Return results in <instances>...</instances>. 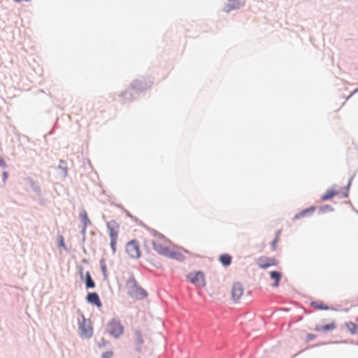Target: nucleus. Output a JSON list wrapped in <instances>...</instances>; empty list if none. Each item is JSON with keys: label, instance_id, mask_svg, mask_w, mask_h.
<instances>
[{"label": "nucleus", "instance_id": "f257e3e1", "mask_svg": "<svg viewBox=\"0 0 358 358\" xmlns=\"http://www.w3.org/2000/svg\"><path fill=\"white\" fill-rule=\"evenodd\" d=\"M126 287L128 289L127 294L132 299L141 300L148 296V292L145 289L138 285L137 280L133 274L125 282Z\"/></svg>", "mask_w": 358, "mask_h": 358}, {"label": "nucleus", "instance_id": "f03ea898", "mask_svg": "<svg viewBox=\"0 0 358 358\" xmlns=\"http://www.w3.org/2000/svg\"><path fill=\"white\" fill-rule=\"evenodd\" d=\"M124 329V326L117 318H113L106 327V331L115 338H120L123 334Z\"/></svg>", "mask_w": 358, "mask_h": 358}, {"label": "nucleus", "instance_id": "7ed1b4c3", "mask_svg": "<svg viewBox=\"0 0 358 358\" xmlns=\"http://www.w3.org/2000/svg\"><path fill=\"white\" fill-rule=\"evenodd\" d=\"M126 252L131 259H138L141 257L139 242L133 239L129 241L126 245Z\"/></svg>", "mask_w": 358, "mask_h": 358}, {"label": "nucleus", "instance_id": "20e7f679", "mask_svg": "<svg viewBox=\"0 0 358 358\" xmlns=\"http://www.w3.org/2000/svg\"><path fill=\"white\" fill-rule=\"evenodd\" d=\"M187 278L194 285L203 287L206 286L204 273L201 271L191 272L187 275Z\"/></svg>", "mask_w": 358, "mask_h": 358}, {"label": "nucleus", "instance_id": "39448f33", "mask_svg": "<svg viewBox=\"0 0 358 358\" xmlns=\"http://www.w3.org/2000/svg\"><path fill=\"white\" fill-rule=\"evenodd\" d=\"M81 317L82 322H79L78 324L80 336L83 338H90L93 335V328L90 324H86V319L83 315Z\"/></svg>", "mask_w": 358, "mask_h": 358}, {"label": "nucleus", "instance_id": "423d86ee", "mask_svg": "<svg viewBox=\"0 0 358 358\" xmlns=\"http://www.w3.org/2000/svg\"><path fill=\"white\" fill-rule=\"evenodd\" d=\"M278 261L275 257L261 256L257 259V264L260 268L267 269L270 266H277Z\"/></svg>", "mask_w": 358, "mask_h": 358}, {"label": "nucleus", "instance_id": "0eeeda50", "mask_svg": "<svg viewBox=\"0 0 358 358\" xmlns=\"http://www.w3.org/2000/svg\"><path fill=\"white\" fill-rule=\"evenodd\" d=\"M228 3H225L223 10L225 13H230L231 10L239 9L245 4V0H227Z\"/></svg>", "mask_w": 358, "mask_h": 358}, {"label": "nucleus", "instance_id": "6e6552de", "mask_svg": "<svg viewBox=\"0 0 358 358\" xmlns=\"http://www.w3.org/2000/svg\"><path fill=\"white\" fill-rule=\"evenodd\" d=\"M85 300L88 303L95 306L98 308L102 307L99 295L95 292H88L86 295Z\"/></svg>", "mask_w": 358, "mask_h": 358}, {"label": "nucleus", "instance_id": "1a4fd4ad", "mask_svg": "<svg viewBox=\"0 0 358 358\" xmlns=\"http://www.w3.org/2000/svg\"><path fill=\"white\" fill-rule=\"evenodd\" d=\"M243 294V285L239 282H236L232 285L231 295L233 300L236 302Z\"/></svg>", "mask_w": 358, "mask_h": 358}, {"label": "nucleus", "instance_id": "9d476101", "mask_svg": "<svg viewBox=\"0 0 358 358\" xmlns=\"http://www.w3.org/2000/svg\"><path fill=\"white\" fill-rule=\"evenodd\" d=\"M106 227L108 230L109 231L110 238H117L118 229L120 227L117 222L115 220H113L106 223Z\"/></svg>", "mask_w": 358, "mask_h": 358}, {"label": "nucleus", "instance_id": "9b49d317", "mask_svg": "<svg viewBox=\"0 0 358 358\" xmlns=\"http://www.w3.org/2000/svg\"><path fill=\"white\" fill-rule=\"evenodd\" d=\"M315 209L316 208L315 206H310V207L303 209L300 212L296 213L292 220H296L301 219V217H310L313 214Z\"/></svg>", "mask_w": 358, "mask_h": 358}, {"label": "nucleus", "instance_id": "f8f14e48", "mask_svg": "<svg viewBox=\"0 0 358 358\" xmlns=\"http://www.w3.org/2000/svg\"><path fill=\"white\" fill-rule=\"evenodd\" d=\"M134 336H135V350L137 352L141 353L142 352V345L144 343V340L143 338L142 333L140 330H135L134 331Z\"/></svg>", "mask_w": 358, "mask_h": 358}, {"label": "nucleus", "instance_id": "ddd939ff", "mask_svg": "<svg viewBox=\"0 0 358 358\" xmlns=\"http://www.w3.org/2000/svg\"><path fill=\"white\" fill-rule=\"evenodd\" d=\"M153 248L154 250L161 255H163L164 257H167L169 252V248L168 246L164 245L162 243H158L155 241H152Z\"/></svg>", "mask_w": 358, "mask_h": 358}, {"label": "nucleus", "instance_id": "4468645a", "mask_svg": "<svg viewBox=\"0 0 358 358\" xmlns=\"http://www.w3.org/2000/svg\"><path fill=\"white\" fill-rule=\"evenodd\" d=\"M147 84L139 80H135L130 84V88L136 92H142L146 89Z\"/></svg>", "mask_w": 358, "mask_h": 358}, {"label": "nucleus", "instance_id": "2eb2a0df", "mask_svg": "<svg viewBox=\"0 0 358 358\" xmlns=\"http://www.w3.org/2000/svg\"><path fill=\"white\" fill-rule=\"evenodd\" d=\"M85 282V288L87 289H94L96 287V283L91 276L90 272L87 271L82 280Z\"/></svg>", "mask_w": 358, "mask_h": 358}, {"label": "nucleus", "instance_id": "dca6fc26", "mask_svg": "<svg viewBox=\"0 0 358 358\" xmlns=\"http://www.w3.org/2000/svg\"><path fill=\"white\" fill-rule=\"evenodd\" d=\"M310 305L312 307H314L318 310H336L335 308L325 305L322 301H313L310 303Z\"/></svg>", "mask_w": 358, "mask_h": 358}, {"label": "nucleus", "instance_id": "f3484780", "mask_svg": "<svg viewBox=\"0 0 358 358\" xmlns=\"http://www.w3.org/2000/svg\"><path fill=\"white\" fill-rule=\"evenodd\" d=\"M336 328V325L334 321L329 324H327L324 325L319 326L316 325L315 327V331H323V332H327L332 331Z\"/></svg>", "mask_w": 358, "mask_h": 358}, {"label": "nucleus", "instance_id": "a211bd4d", "mask_svg": "<svg viewBox=\"0 0 358 358\" xmlns=\"http://www.w3.org/2000/svg\"><path fill=\"white\" fill-rule=\"evenodd\" d=\"M270 278L274 280L273 287H277L280 285L282 273L278 271H272L269 273Z\"/></svg>", "mask_w": 358, "mask_h": 358}, {"label": "nucleus", "instance_id": "6ab92c4d", "mask_svg": "<svg viewBox=\"0 0 358 358\" xmlns=\"http://www.w3.org/2000/svg\"><path fill=\"white\" fill-rule=\"evenodd\" d=\"M219 261L223 266L227 267L231 264L232 257L228 253H224L219 256Z\"/></svg>", "mask_w": 358, "mask_h": 358}, {"label": "nucleus", "instance_id": "aec40b11", "mask_svg": "<svg viewBox=\"0 0 358 358\" xmlns=\"http://www.w3.org/2000/svg\"><path fill=\"white\" fill-rule=\"evenodd\" d=\"M166 257L176 259L179 262H183L185 259V256L180 252L171 250H169Z\"/></svg>", "mask_w": 358, "mask_h": 358}, {"label": "nucleus", "instance_id": "412c9836", "mask_svg": "<svg viewBox=\"0 0 358 358\" xmlns=\"http://www.w3.org/2000/svg\"><path fill=\"white\" fill-rule=\"evenodd\" d=\"M338 194V191L334 189H328L327 192L321 196L322 201H328L332 199Z\"/></svg>", "mask_w": 358, "mask_h": 358}, {"label": "nucleus", "instance_id": "4be33fe9", "mask_svg": "<svg viewBox=\"0 0 358 358\" xmlns=\"http://www.w3.org/2000/svg\"><path fill=\"white\" fill-rule=\"evenodd\" d=\"M346 328L352 335H358V324L348 322L345 324Z\"/></svg>", "mask_w": 358, "mask_h": 358}, {"label": "nucleus", "instance_id": "5701e85b", "mask_svg": "<svg viewBox=\"0 0 358 358\" xmlns=\"http://www.w3.org/2000/svg\"><path fill=\"white\" fill-rule=\"evenodd\" d=\"M57 169L62 172V178H65L68 175V168L66 162L63 159H60Z\"/></svg>", "mask_w": 358, "mask_h": 358}, {"label": "nucleus", "instance_id": "b1692460", "mask_svg": "<svg viewBox=\"0 0 358 358\" xmlns=\"http://www.w3.org/2000/svg\"><path fill=\"white\" fill-rule=\"evenodd\" d=\"M27 181L29 182V184L31 187V188L32 189V190L38 195V196H41L42 195V192H41V188L39 187V186L37 185V182H35L32 178H27Z\"/></svg>", "mask_w": 358, "mask_h": 358}, {"label": "nucleus", "instance_id": "393cba45", "mask_svg": "<svg viewBox=\"0 0 358 358\" xmlns=\"http://www.w3.org/2000/svg\"><path fill=\"white\" fill-rule=\"evenodd\" d=\"M80 219L82 222V226L87 227L88 224L91 223L87 212L83 209V211L80 213Z\"/></svg>", "mask_w": 358, "mask_h": 358}, {"label": "nucleus", "instance_id": "a878e982", "mask_svg": "<svg viewBox=\"0 0 358 358\" xmlns=\"http://www.w3.org/2000/svg\"><path fill=\"white\" fill-rule=\"evenodd\" d=\"M334 208L329 204H324L323 206H320L318 213H327L333 212Z\"/></svg>", "mask_w": 358, "mask_h": 358}, {"label": "nucleus", "instance_id": "bb28decb", "mask_svg": "<svg viewBox=\"0 0 358 358\" xmlns=\"http://www.w3.org/2000/svg\"><path fill=\"white\" fill-rule=\"evenodd\" d=\"M352 179H353V176L350 178L347 185L344 188V191L342 193V196L344 197V198H347L349 196V189L350 188Z\"/></svg>", "mask_w": 358, "mask_h": 358}, {"label": "nucleus", "instance_id": "cd10ccee", "mask_svg": "<svg viewBox=\"0 0 358 358\" xmlns=\"http://www.w3.org/2000/svg\"><path fill=\"white\" fill-rule=\"evenodd\" d=\"M100 267L102 274L103 275V279L105 280L107 278V267L104 259H101L100 260Z\"/></svg>", "mask_w": 358, "mask_h": 358}, {"label": "nucleus", "instance_id": "c85d7f7f", "mask_svg": "<svg viewBox=\"0 0 358 358\" xmlns=\"http://www.w3.org/2000/svg\"><path fill=\"white\" fill-rule=\"evenodd\" d=\"M120 96H121L123 99H126V100L131 101V100L134 99V98L133 97V95H132V94H131V92H129V91H124V92H122V93L120 94Z\"/></svg>", "mask_w": 358, "mask_h": 358}, {"label": "nucleus", "instance_id": "c756f323", "mask_svg": "<svg viewBox=\"0 0 358 358\" xmlns=\"http://www.w3.org/2000/svg\"><path fill=\"white\" fill-rule=\"evenodd\" d=\"M117 240V238H110V248H111L113 254H115L116 252Z\"/></svg>", "mask_w": 358, "mask_h": 358}, {"label": "nucleus", "instance_id": "7c9ffc66", "mask_svg": "<svg viewBox=\"0 0 358 358\" xmlns=\"http://www.w3.org/2000/svg\"><path fill=\"white\" fill-rule=\"evenodd\" d=\"M58 246L59 248H64L65 250H67L66 248L65 243H64V237L62 235L59 236Z\"/></svg>", "mask_w": 358, "mask_h": 358}, {"label": "nucleus", "instance_id": "2f4dec72", "mask_svg": "<svg viewBox=\"0 0 358 358\" xmlns=\"http://www.w3.org/2000/svg\"><path fill=\"white\" fill-rule=\"evenodd\" d=\"M113 356V352L112 350H108L106 352H104L101 355L102 358H112Z\"/></svg>", "mask_w": 358, "mask_h": 358}, {"label": "nucleus", "instance_id": "473e14b6", "mask_svg": "<svg viewBox=\"0 0 358 358\" xmlns=\"http://www.w3.org/2000/svg\"><path fill=\"white\" fill-rule=\"evenodd\" d=\"M108 343V341L105 340L103 338H101L100 341L98 343L97 345L99 348H102L106 345V344Z\"/></svg>", "mask_w": 358, "mask_h": 358}, {"label": "nucleus", "instance_id": "72a5a7b5", "mask_svg": "<svg viewBox=\"0 0 358 358\" xmlns=\"http://www.w3.org/2000/svg\"><path fill=\"white\" fill-rule=\"evenodd\" d=\"M315 338H316V335H315V334H308L306 335V342H309V341H310L314 340Z\"/></svg>", "mask_w": 358, "mask_h": 358}, {"label": "nucleus", "instance_id": "f704fd0d", "mask_svg": "<svg viewBox=\"0 0 358 358\" xmlns=\"http://www.w3.org/2000/svg\"><path fill=\"white\" fill-rule=\"evenodd\" d=\"M278 241V238L275 237V238L271 243V248L273 250H275L276 249V244H277Z\"/></svg>", "mask_w": 358, "mask_h": 358}, {"label": "nucleus", "instance_id": "c9c22d12", "mask_svg": "<svg viewBox=\"0 0 358 358\" xmlns=\"http://www.w3.org/2000/svg\"><path fill=\"white\" fill-rule=\"evenodd\" d=\"M7 164L6 163V162L4 161V159H3V157H1L0 156V167L2 168V169H6L7 168Z\"/></svg>", "mask_w": 358, "mask_h": 358}, {"label": "nucleus", "instance_id": "e433bc0d", "mask_svg": "<svg viewBox=\"0 0 358 358\" xmlns=\"http://www.w3.org/2000/svg\"><path fill=\"white\" fill-rule=\"evenodd\" d=\"M124 212H125V213H126V215H127V217H131L134 221H137V220H138V219H137L135 216H133V215L130 213V212H129V211H128V210H125V209H124Z\"/></svg>", "mask_w": 358, "mask_h": 358}, {"label": "nucleus", "instance_id": "4c0bfd02", "mask_svg": "<svg viewBox=\"0 0 358 358\" xmlns=\"http://www.w3.org/2000/svg\"><path fill=\"white\" fill-rule=\"evenodd\" d=\"M8 178V173L7 171H3L2 173V180L3 182H6V180Z\"/></svg>", "mask_w": 358, "mask_h": 358}, {"label": "nucleus", "instance_id": "58836bf2", "mask_svg": "<svg viewBox=\"0 0 358 358\" xmlns=\"http://www.w3.org/2000/svg\"><path fill=\"white\" fill-rule=\"evenodd\" d=\"M87 227L82 226V229L80 231V233L83 236H84V239H86V230Z\"/></svg>", "mask_w": 358, "mask_h": 358}, {"label": "nucleus", "instance_id": "ea45409f", "mask_svg": "<svg viewBox=\"0 0 358 358\" xmlns=\"http://www.w3.org/2000/svg\"><path fill=\"white\" fill-rule=\"evenodd\" d=\"M78 273H79L80 279L83 280V277H84L85 275L83 274V267L81 266H78Z\"/></svg>", "mask_w": 358, "mask_h": 358}, {"label": "nucleus", "instance_id": "a19ab883", "mask_svg": "<svg viewBox=\"0 0 358 358\" xmlns=\"http://www.w3.org/2000/svg\"><path fill=\"white\" fill-rule=\"evenodd\" d=\"M153 231H154L155 234L157 235L160 238L166 239V237L162 234H161L155 230H153Z\"/></svg>", "mask_w": 358, "mask_h": 358}, {"label": "nucleus", "instance_id": "79ce46f5", "mask_svg": "<svg viewBox=\"0 0 358 358\" xmlns=\"http://www.w3.org/2000/svg\"><path fill=\"white\" fill-rule=\"evenodd\" d=\"M358 92V88L355 89L351 94L348 96L347 99H350L352 96Z\"/></svg>", "mask_w": 358, "mask_h": 358}, {"label": "nucleus", "instance_id": "37998d69", "mask_svg": "<svg viewBox=\"0 0 358 358\" xmlns=\"http://www.w3.org/2000/svg\"><path fill=\"white\" fill-rule=\"evenodd\" d=\"M13 1L15 2H22V1L29 2V1H30V0H13Z\"/></svg>", "mask_w": 358, "mask_h": 358}, {"label": "nucleus", "instance_id": "c03bdc74", "mask_svg": "<svg viewBox=\"0 0 358 358\" xmlns=\"http://www.w3.org/2000/svg\"><path fill=\"white\" fill-rule=\"evenodd\" d=\"M281 233V231L280 230H278L276 231L275 232V237H278V236L280 235V234Z\"/></svg>", "mask_w": 358, "mask_h": 358}, {"label": "nucleus", "instance_id": "a18cd8bd", "mask_svg": "<svg viewBox=\"0 0 358 358\" xmlns=\"http://www.w3.org/2000/svg\"><path fill=\"white\" fill-rule=\"evenodd\" d=\"M83 252H84L85 254H87V250H86V249H85V246H83Z\"/></svg>", "mask_w": 358, "mask_h": 358}, {"label": "nucleus", "instance_id": "49530a36", "mask_svg": "<svg viewBox=\"0 0 358 358\" xmlns=\"http://www.w3.org/2000/svg\"><path fill=\"white\" fill-rule=\"evenodd\" d=\"M250 294H251V291H248L245 296H250Z\"/></svg>", "mask_w": 358, "mask_h": 358}, {"label": "nucleus", "instance_id": "de8ad7c7", "mask_svg": "<svg viewBox=\"0 0 358 358\" xmlns=\"http://www.w3.org/2000/svg\"><path fill=\"white\" fill-rule=\"evenodd\" d=\"M85 239H84V236H83V238H82V242H83V243H85Z\"/></svg>", "mask_w": 358, "mask_h": 358}, {"label": "nucleus", "instance_id": "09e8293b", "mask_svg": "<svg viewBox=\"0 0 358 358\" xmlns=\"http://www.w3.org/2000/svg\"><path fill=\"white\" fill-rule=\"evenodd\" d=\"M83 262H85V263H87V260L84 259V260H83Z\"/></svg>", "mask_w": 358, "mask_h": 358}, {"label": "nucleus", "instance_id": "8fccbe9b", "mask_svg": "<svg viewBox=\"0 0 358 358\" xmlns=\"http://www.w3.org/2000/svg\"><path fill=\"white\" fill-rule=\"evenodd\" d=\"M345 341H341L340 343H345Z\"/></svg>", "mask_w": 358, "mask_h": 358}, {"label": "nucleus", "instance_id": "3c124183", "mask_svg": "<svg viewBox=\"0 0 358 358\" xmlns=\"http://www.w3.org/2000/svg\"><path fill=\"white\" fill-rule=\"evenodd\" d=\"M357 345H358V343H357Z\"/></svg>", "mask_w": 358, "mask_h": 358}]
</instances>
